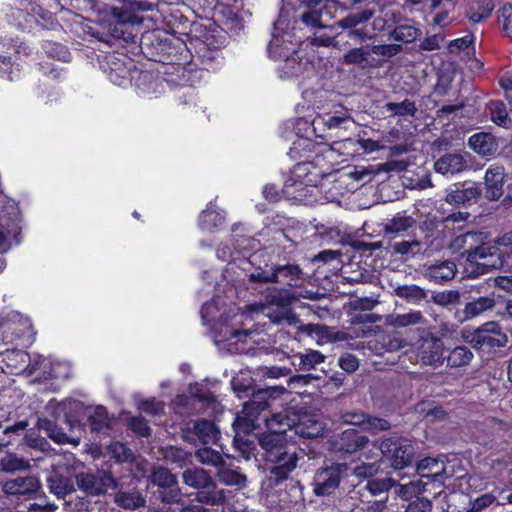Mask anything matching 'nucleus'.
<instances>
[{
    "mask_svg": "<svg viewBox=\"0 0 512 512\" xmlns=\"http://www.w3.org/2000/svg\"><path fill=\"white\" fill-rule=\"evenodd\" d=\"M272 283L289 288L300 287L305 280V273L296 263L272 264Z\"/></svg>",
    "mask_w": 512,
    "mask_h": 512,
    "instance_id": "obj_11",
    "label": "nucleus"
},
{
    "mask_svg": "<svg viewBox=\"0 0 512 512\" xmlns=\"http://www.w3.org/2000/svg\"><path fill=\"white\" fill-rule=\"evenodd\" d=\"M129 427L142 437H148L151 434V428L149 427L148 422L140 416L130 418Z\"/></svg>",
    "mask_w": 512,
    "mask_h": 512,
    "instance_id": "obj_55",
    "label": "nucleus"
},
{
    "mask_svg": "<svg viewBox=\"0 0 512 512\" xmlns=\"http://www.w3.org/2000/svg\"><path fill=\"white\" fill-rule=\"evenodd\" d=\"M195 456L203 465L219 468L224 464L221 453L209 447L198 449Z\"/></svg>",
    "mask_w": 512,
    "mask_h": 512,
    "instance_id": "obj_43",
    "label": "nucleus"
},
{
    "mask_svg": "<svg viewBox=\"0 0 512 512\" xmlns=\"http://www.w3.org/2000/svg\"><path fill=\"white\" fill-rule=\"evenodd\" d=\"M393 250L402 255L415 254L420 250V242L417 240L396 242L393 244Z\"/></svg>",
    "mask_w": 512,
    "mask_h": 512,
    "instance_id": "obj_60",
    "label": "nucleus"
},
{
    "mask_svg": "<svg viewBox=\"0 0 512 512\" xmlns=\"http://www.w3.org/2000/svg\"><path fill=\"white\" fill-rule=\"evenodd\" d=\"M421 34L422 32L419 28L408 24H401L396 25L389 31L388 39L403 44H410L419 38Z\"/></svg>",
    "mask_w": 512,
    "mask_h": 512,
    "instance_id": "obj_34",
    "label": "nucleus"
},
{
    "mask_svg": "<svg viewBox=\"0 0 512 512\" xmlns=\"http://www.w3.org/2000/svg\"><path fill=\"white\" fill-rule=\"evenodd\" d=\"M384 108L391 112L393 116H411L414 117L417 112V107L415 102L405 99L400 103L396 102H387L384 105Z\"/></svg>",
    "mask_w": 512,
    "mask_h": 512,
    "instance_id": "obj_42",
    "label": "nucleus"
},
{
    "mask_svg": "<svg viewBox=\"0 0 512 512\" xmlns=\"http://www.w3.org/2000/svg\"><path fill=\"white\" fill-rule=\"evenodd\" d=\"M495 500L496 496L492 493L483 494L471 502V507L467 512H481L489 507Z\"/></svg>",
    "mask_w": 512,
    "mask_h": 512,
    "instance_id": "obj_54",
    "label": "nucleus"
},
{
    "mask_svg": "<svg viewBox=\"0 0 512 512\" xmlns=\"http://www.w3.org/2000/svg\"><path fill=\"white\" fill-rule=\"evenodd\" d=\"M489 110L491 113L492 121L500 127H512V119L509 117L506 106L500 101H491L489 103Z\"/></svg>",
    "mask_w": 512,
    "mask_h": 512,
    "instance_id": "obj_40",
    "label": "nucleus"
},
{
    "mask_svg": "<svg viewBox=\"0 0 512 512\" xmlns=\"http://www.w3.org/2000/svg\"><path fill=\"white\" fill-rule=\"evenodd\" d=\"M495 306V299L491 296H481L474 298L465 304L463 310L465 320L476 317H485L487 312L492 311Z\"/></svg>",
    "mask_w": 512,
    "mask_h": 512,
    "instance_id": "obj_25",
    "label": "nucleus"
},
{
    "mask_svg": "<svg viewBox=\"0 0 512 512\" xmlns=\"http://www.w3.org/2000/svg\"><path fill=\"white\" fill-rule=\"evenodd\" d=\"M75 481L77 487L89 496H99L105 494L108 489L117 488L116 479L105 470L78 473L75 475Z\"/></svg>",
    "mask_w": 512,
    "mask_h": 512,
    "instance_id": "obj_6",
    "label": "nucleus"
},
{
    "mask_svg": "<svg viewBox=\"0 0 512 512\" xmlns=\"http://www.w3.org/2000/svg\"><path fill=\"white\" fill-rule=\"evenodd\" d=\"M216 475L218 480L227 486H244L246 483V476L243 473L224 464L218 468Z\"/></svg>",
    "mask_w": 512,
    "mask_h": 512,
    "instance_id": "obj_37",
    "label": "nucleus"
},
{
    "mask_svg": "<svg viewBox=\"0 0 512 512\" xmlns=\"http://www.w3.org/2000/svg\"><path fill=\"white\" fill-rule=\"evenodd\" d=\"M160 497L165 503H179L181 501L182 493L180 488L178 487V483L171 486L163 488L161 491Z\"/></svg>",
    "mask_w": 512,
    "mask_h": 512,
    "instance_id": "obj_58",
    "label": "nucleus"
},
{
    "mask_svg": "<svg viewBox=\"0 0 512 512\" xmlns=\"http://www.w3.org/2000/svg\"><path fill=\"white\" fill-rule=\"evenodd\" d=\"M325 361V356L316 350H307L293 356L292 364L300 371H310Z\"/></svg>",
    "mask_w": 512,
    "mask_h": 512,
    "instance_id": "obj_32",
    "label": "nucleus"
},
{
    "mask_svg": "<svg viewBox=\"0 0 512 512\" xmlns=\"http://www.w3.org/2000/svg\"><path fill=\"white\" fill-rule=\"evenodd\" d=\"M466 167V160L457 153L444 154L434 163L435 171L442 175H454L462 172Z\"/></svg>",
    "mask_w": 512,
    "mask_h": 512,
    "instance_id": "obj_23",
    "label": "nucleus"
},
{
    "mask_svg": "<svg viewBox=\"0 0 512 512\" xmlns=\"http://www.w3.org/2000/svg\"><path fill=\"white\" fill-rule=\"evenodd\" d=\"M285 392L282 386L267 387L253 390L251 398L243 405L240 414L237 415L233 426L236 432L234 443L240 449V434H248L259 427L258 417L262 411L268 408L270 401Z\"/></svg>",
    "mask_w": 512,
    "mask_h": 512,
    "instance_id": "obj_3",
    "label": "nucleus"
},
{
    "mask_svg": "<svg viewBox=\"0 0 512 512\" xmlns=\"http://www.w3.org/2000/svg\"><path fill=\"white\" fill-rule=\"evenodd\" d=\"M41 489V482L35 476L17 477L7 480L2 485V491L11 496H33Z\"/></svg>",
    "mask_w": 512,
    "mask_h": 512,
    "instance_id": "obj_12",
    "label": "nucleus"
},
{
    "mask_svg": "<svg viewBox=\"0 0 512 512\" xmlns=\"http://www.w3.org/2000/svg\"><path fill=\"white\" fill-rule=\"evenodd\" d=\"M380 465L374 463H362L352 469V472L357 477L370 478L378 473Z\"/></svg>",
    "mask_w": 512,
    "mask_h": 512,
    "instance_id": "obj_56",
    "label": "nucleus"
},
{
    "mask_svg": "<svg viewBox=\"0 0 512 512\" xmlns=\"http://www.w3.org/2000/svg\"><path fill=\"white\" fill-rule=\"evenodd\" d=\"M322 16V9L312 8L302 13L300 20L308 27L323 29L326 25L323 23Z\"/></svg>",
    "mask_w": 512,
    "mask_h": 512,
    "instance_id": "obj_49",
    "label": "nucleus"
},
{
    "mask_svg": "<svg viewBox=\"0 0 512 512\" xmlns=\"http://www.w3.org/2000/svg\"><path fill=\"white\" fill-rule=\"evenodd\" d=\"M469 147L482 156L492 155L496 152L498 144L491 133L479 132L468 140Z\"/></svg>",
    "mask_w": 512,
    "mask_h": 512,
    "instance_id": "obj_28",
    "label": "nucleus"
},
{
    "mask_svg": "<svg viewBox=\"0 0 512 512\" xmlns=\"http://www.w3.org/2000/svg\"><path fill=\"white\" fill-rule=\"evenodd\" d=\"M408 167V162L405 160H391L378 165L377 172H402Z\"/></svg>",
    "mask_w": 512,
    "mask_h": 512,
    "instance_id": "obj_62",
    "label": "nucleus"
},
{
    "mask_svg": "<svg viewBox=\"0 0 512 512\" xmlns=\"http://www.w3.org/2000/svg\"><path fill=\"white\" fill-rule=\"evenodd\" d=\"M230 491L218 487L214 480H211L206 487L195 493L198 503L207 506H222L226 504Z\"/></svg>",
    "mask_w": 512,
    "mask_h": 512,
    "instance_id": "obj_19",
    "label": "nucleus"
},
{
    "mask_svg": "<svg viewBox=\"0 0 512 512\" xmlns=\"http://www.w3.org/2000/svg\"><path fill=\"white\" fill-rule=\"evenodd\" d=\"M368 443V438L355 429L343 431L335 441V449L338 452L354 453Z\"/></svg>",
    "mask_w": 512,
    "mask_h": 512,
    "instance_id": "obj_20",
    "label": "nucleus"
},
{
    "mask_svg": "<svg viewBox=\"0 0 512 512\" xmlns=\"http://www.w3.org/2000/svg\"><path fill=\"white\" fill-rule=\"evenodd\" d=\"M272 304L280 305L281 299L278 293L270 292L265 296V301H259L245 305L242 310V316L247 318L259 317L260 315H267L266 310Z\"/></svg>",
    "mask_w": 512,
    "mask_h": 512,
    "instance_id": "obj_31",
    "label": "nucleus"
},
{
    "mask_svg": "<svg viewBox=\"0 0 512 512\" xmlns=\"http://www.w3.org/2000/svg\"><path fill=\"white\" fill-rule=\"evenodd\" d=\"M350 467L346 463H331L319 469L313 479L314 492L318 496L332 494L341 480L348 477Z\"/></svg>",
    "mask_w": 512,
    "mask_h": 512,
    "instance_id": "obj_5",
    "label": "nucleus"
},
{
    "mask_svg": "<svg viewBox=\"0 0 512 512\" xmlns=\"http://www.w3.org/2000/svg\"><path fill=\"white\" fill-rule=\"evenodd\" d=\"M107 32L93 31L92 37L100 42L112 45L114 40H123L127 43H135V37L130 27L116 21L108 22L105 26Z\"/></svg>",
    "mask_w": 512,
    "mask_h": 512,
    "instance_id": "obj_14",
    "label": "nucleus"
},
{
    "mask_svg": "<svg viewBox=\"0 0 512 512\" xmlns=\"http://www.w3.org/2000/svg\"><path fill=\"white\" fill-rule=\"evenodd\" d=\"M403 51L401 44H379L371 47V52L375 55L391 58Z\"/></svg>",
    "mask_w": 512,
    "mask_h": 512,
    "instance_id": "obj_50",
    "label": "nucleus"
},
{
    "mask_svg": "<svg viewBox=\"0 0 512 512\" xmlns=\"http://www.w3.org/2000/svg\"><path fill=\"white\" fill-rule=\"evenodd\" d=\"M418 342V357L423 364L438 366L443 363L444 344L440 338L424 332Z\"/></svg>",
    "mask_w": 512,
    "mask_h": 512,
    "instance_id": "obj_9",
    "label": "nucleus"
},
{
    "mask_svg": "<svg viewBox=\"0 0 512 512\" xmlns=\"http://www.w3.org/2000/svg\"><path fill=\"white\" fill-rule=\"evenodd\" d=\"M291 37L289 32L274 34L267 48L269 56L276 61L287 57L295 49Z\"/></svg>",
    "mask_w": 512,
    "mask_h": 512,
    "instance_id": "obj_24",
    "label": "nucleus"
},
{
    "mask_svg": "<svg viewBox=\"0 0 512 512\" xmlns=\"http://www.w3.org/2000/svg\"><path fill=\"white\" fill-rule=\"evenodd\" d=\"M415 224L416 221L413 217L398 213L385 224L384 231L386 234L402 233L413 227Z\"/></svg>",
    "mask_w": 512,
    "mask_h": 512,
    "instance_id": "obj_38",
    "label": "nucleus"
},
{
    "mask_svg": "<svg viewBox=\"0 0 512 512\" xmlns=\"http://www.w3.org/2000/svg\"><path fill=\"white\" fill-rule=\"evenodd\" d=\"M374 16V10L363 9L356 13H351L337 22V26L342 29H353L354 27L368 22Z\"/></svg>",
    "mask_w": 512,
    "mask_h": 512,
    "instance_id": "obj_39",
    "label": "nucleus"
},
{
    "mask_svg": "<svg viewBox=\"0 0 512 512\" xmlns=\"http://www.w3.org/2000/svg\"><path fill=\"white\" fill-rule=\"evenodd\" d=\"M308 163H298L293 171V175L296 177H290L284 184L282 194L288 199L301 200L303 194L302 191L305 189L306 184L298 180L303 173L308 172Z\"/></svg>",
    "mask_w": 512,
    "mask_h": 512,
    "instance_id": "obj_22",
    "label": "nucleus"
},
{
    "mask_svg": "<svg viewBox=\"0 0 512 512\" xmlns=\"http://www.w3.org/2000/svg\"><path fill=\"white\" fill-rule=\"evenodd\" d=\"M482 189L479 184L474 182L455 185V189L447 192L445 200L449 204H467L481 196Z\"/></svg>",
    "mask_w": 512,
    "mask_h": 512,
    "instance_id": "obj_17",
    "label": "nucleus"
},
{
    "mask_svg": "<svg viewBox=\"0 0 512 512\" xmlns=\"http://www.w3.org/2000/svg\"><path fill=\"white\" fill-rule=\"evenodd\" d=\"M231 386L233 391L237 394V396L241 398L242 394H246L250 389H252L251 378L236 376L232 379Z\"/></svg>",
    "mask_w": 512,
    "mask_h": 512,
    "instance_id": "obj_59",
    "label": "nucleus"
},
{
    "mask_svg": "<svg viewBox=\"0 0 512 512\" xmlns=\"http://www.w3.org/2000/svg\"><path fill=\"white\" fill-rule=\"evenodd\" d=\"M88 424L92 432L106 434L111 427V417L103 406L86 410Z\"/></svg>",
    "mask_w": 512,
    "mask_h": 512,
    "instance_id": "obj_27",
    "label": "nucleus"
},
{
    "mask_svg": "<svg viewBox=\"0 0 512 512\" xmlns=\"http://www.w3.org/2000/svg\"><path fill=\"white\" fill-rule=\"evenodd\" d=\"M473 359V353L465 346L455 347L447 357V364L450 367L458 368L467 366Z\"/></svg>",
    "mask_w": 512,
    "mask_h": 512,
    "instance_id": "obj_41",
    "label": "nucleus"
},
{
    "mask_svg": "<svg viewBox=\"0 0 512 512\" xmlns=\"http://www.w3.org/2000/svg\"><path fill=\"white\" fill-rule=\"evenodd\" d=\"M281 68L282 77H297L302 75L312 66V60L304 49H294L287 57H284Z\"/></svg>",
    "mask_w": 512,
    "mask_h": 512,
    "instance_id": "obj_13",
    "label": "nucleus"
},
{
    "mask_svg": "<svg viewBox=\"0 0 512 512\" xmlns=\"http://www.w3.org/2000/svg\"><path fill=\"white\" fill-rule=\"evenodd\" d=\"M343 423L362 426L365 430L376 432L390 429V423L382 418L369 417L360 412H346L341 415Z\"/></svg>",
    "mask_w": 512,
    "mask_h": 512,
    "instance_id": "obj_16",
    "label": "nucleus"
},
{
    "mask_svg": "<svg viewBox=\"0 0 512 512\" xmlns=\"http://www.w3.org/2000/svg\"><path fill=\"white\" fill-rule=\"evenodd\" d=\"M115 502L124 509H136L144 506L145 499L139 491L133 489L117 492L115 494Z\"/></svg>",
    "mask_w": 512,
    "mask_h": 512,
    "instance_id": "obj_36",
    "label": "nucleus"
},
{
    "mask_svg": "<svg viewBox=\"0 0 512 512\" xmlns=\"http://www.w3.org/2000/svg\"><path fill=\"white\" fill-rule=\"evenodd\" d=\"M481 235L482 233L467 232L454 240V247H467L461 255L466 259L465 272L469 277H478L491 270L500 269L504 265L505 252L501 251L497 245L481 243L473 246L481 240ZM509 254L512 256V250Z\"/></svg>",
    "mask_w": 512,
    "mask_h": 512,
    "instance_id": "obj_1",
    "label": "nucleus"
},
{
    "mask_svg": "<svg viewBox=\"0 0 512 512\" xmlns=\"http://www.w3.org/2000/svg\"><path fill=\"white\" fill-rule=\"evenodd\" d=\"M394 486H396V481L393 478L387 477L369 480L366 488L372 495H380L386 493Z\"/></svg>",
    "mask_w": 512,
    "mask_h": 512,
    "instance_id": "obj_48",
    "label": "nucleus"
},
{
    "mask_svg": "<svg viewBox=\"0 0 512 512\" xmlns=\"http://www.w3.org/2000/svg\"><path fill=\"white\" fill-rule=\"evenodd\" d=\"M499 18L502 19L505 34L512 39V5L504 4L499 10Z\"/></svg>",
    "mask_w": 512,
    "mask_h": 512,
    "instance_id": "obj_52",
    "label": "nucleus"
},
{
    "mask_svg": "<svg viewBox=\"0 0 512 512\" xmlns=\"http://www.w3.org/2000/svg\"><path fill=\"white\" fill-rule=\"evenodd\" d=\"M383 457L395 470H402L410 466L415 455V448L412 442L404 437H389L380 444Z\"/></svg>",
    "mask_w": 512,
    "mask_h": 512,
    "instance_id": "obj_4",
    "label": "nucleus"
},
{
    "mask_svg": "<svg viewBox=\"0 0 512 512\" xmlns=\"http://www.w3.org/2000/svg\"><path fill=\"white\" fill-rule=\"evenodd\" d=\"M456 273V265L453 261H443L431 265L427 269V275L436 283H442L454 278Z\"/></svg>",
    "mask_w": 512,
    "mask_h": 512,
    "instance_id": "obj_35",
    "label": "nucleus"
},
{
    "mask_svg": "<svg viewBox=\"0 0 512 512\" xmlns=\"http://www.w3.org/2000/svg\"><path fill=\"white\" fill-rule=\"evenodd\" d=\"M111 456L118 462H126L132 458V452L124 444L114 442L108 447Z\"/></svg>",
    "mask_w": 512,
    "mask_h": 512,
    "instance_id": "obj_51",
    "label": "nucleus"
},
{
    "mask_svg": "<svg viewBox=\"0 0 512 512\" xmlns=\"http://www.w3.org/2000/svg\"><path fill=\"white\" fill-rule=\"evenodd\" d=\"M432 507V502L429 499L418 497L408 504L405 512H431Z\"/></svg>",
    "mask_w": 512,
    "mask_h": 512,
    "instance_id": "obj_61",
    "label": "nucleus"
},
{
    "mask_svg": "<svg viewBox=\"0 0 512 512\" xmlns=\"http://www.w3.org/2000/svg\"><path fill=\"white\" fill-rule=\"evenodd\" d=\"M260 445L265 450V460L269 467V480L274 485H279L287 480L293 470L297 467L300 457L304 453L298 452L294 445H288L277 435H264L260 439Z\"/></svg>",
    "mask_w": 512,
    "mask_h": 512,
    "instance_id": "obj_2",
    "label": "nucleus"
},
{
    "mask_svg": "<svg viewBox=\"0 0 512 512\" xmlns=\"http://www.w3.org/2000/svg\"><path fill=\"white\" fill-rule=\"evenodd\" d=\"M0 468L7 473L23 471L29 468V463L14 454H6L0 459Z\"/></svg>",
    "mask_w": 512,
    "mask_h": 512,
    "instance_id": "obj_44",
    "label": "nucleus"
},
{
    "mask_svg": "<svg viewBox=\"0 0 512 512\" xmlns=\"http://www.w3.org/2000/svg\"><path fill=\"white\" fill-rule=\"evenodd\" d=\"M266 426L269 429L267 435H277L278 439H283L287 430L294 425V419L290 418L287 413H275L270 418H265Z\"/></svg>",
    "mask_w": 512,
    "mask_h": 512,
    "instance_id": "obj_29",
    "label": "nucleus"
},
{
    "mask_svg": "<svg viewBox=\"0 0 512 512\" xmlns=\"http://www.w3.org/2000/svg\"><path fill=\"white\" fill-rule=\"evenodd\" d=\"M124 6L116 7L110 6L108 13L112 16L114 21L126 25H135L139 23L138 17L135 15L136 11L146 10L147 8L143 3L136 0H122Z\"/></svg>",
    "mask_w": 512,
    "mask_h": 512,
    "instance_id": "obj_15",
    "label": "nucleus"
},
{
    "mask_svg": "<svg viewBox=\"0 0 512 512\" xmlns=\"http://www.w3.org/2000/svg\"><path fill=\"white\" fill-rule=\"evenodd\" d=\"M347 64H360L367 60V53L363 48H353L343 56Z\"/></svg>",
    "mask_w": 512,
    "mask_h": 512,
    "instance_id": "obj_64",
    "label": "nucleus"
},
{
    "mask_svg": "<svg viewBox=\"0 0 512 512\" xmlns=\"http://www.w3.org/2000/svg\"><path fill=\"white\" fill-rule=\"evenodd\" d=\"M223 221V216L215 210L207 209L200 215V225L206 230H211L221 226Z\"/></svg>",
    "mask_w": 512,
    "mask_h": 512,
    "instance_id": "obj_47",
    "label": "nucleus"
},
{
    "mask_svg": "<svg viewBox=\"0 0 512 512\" xmlns=\"http://www.w3.org/2000/svg\"><path fill=\"white\" fill-rule=\"evenodd\" d=\"M75 473L66 465H56L47 477L49 491L57 498H65L76 491Z\"/></svg>",
    "mask_w": 512,
    "mask_h": 512,
    "instance_id": "obj_8",
    "label": "nucleus"
},
{
    "mask_svg": "<svg viewBox=\"0 0 512 512\" xmlns=\"http://www.w3.org/2000/svg\"><path fill=\"white\" fill-rule=\"evenodd\" d=\"M423 490V486L421 481H411L407 484L399 485V489L397 491L398 496L402 499H408L412 495L416 493H420Z\"/></svg>",
    "mask_w": 512,
    "mask_h": 512,
    "instance_id": "obj_57",
    "label": "nucleus"
},
{
    "mask_svg": "<svg viewBox=\"0 0 512 512\" xmlns=\"http://www.w3.org/2000/svg\"><path fill=\"white\" fill-rule=\"evenodd\" d=\"M395 294L409 301H421L427 296L425 290L417 285H402L395 289Z\"/></svg>",
    "mask_w": 512,
    "mask_h": 512,
    "instance_id": "obj_45",
    "label": "nucleus"
},
{
    "mask_svg": "<svg viewBox=\"0 0 512 512\" xmlns=\"http://www.w3.org/2000/svg\"><path fill=\"white\" fill-rule=\"evenodd\" d=\"M37 425L40 430L45 432L47 437L52 439L57 444L73 442V438L51 419L41 418L38 420Z\"/></svg>",
    "mask_w": 512,
    "mask_h": 512,
    "instance_id": "obj_33",
    "label": "nucleus"
},
{
    "mask_svg": "<svg viewBox=\"0 0 512 512\" xmlns=\"http://www.w3.org/2000/svg\"><path fill=\"white\" fill-rule=\"evenodd\" d=\"M182 480L187 486L200 491L203 487L211 483L213 478L205 469L193 467L183 471Z\"/></svg>",
    "mask_w": 512,
    "mask_h": 512,
    "instance_id": "obj_30",
    "label": "nucleus"
},
{
    "mask_svg": "<svg viewBox=\"0 0 512 512\" xmlns=\"http://www.w3.org/2000/svg\"><path fill=\"white\" fill-rule=\"evenodd\" d=\"M152 483L160 488L171 487L178 483L177 478L168 469L159 467L151 475Z\"/></svg>",
    "mask_w": 512,
    "mask_h": 512,
    "instance_id": "obj_46",
    "label": "nucleus"
},
{
    "mask_svg": "<svg viewBox=\"0 0 512 512\" xmlns=\"http://www.w3.org/2000/svg\"><path fill=\"white\" fill-rule=\"evenodd\" d=\"M211 337L215 344L228 341L232 338H240L241 336L249 337L254 331L251 329L238 330L229 326L228 322H212Z\"/></svg>",
    "mask_w": 512,
    "mask_h": 512,
    "instance_id": "obj_26",
    "label": "nucleus"
},
{
    "mask_svg": "<svg viewBox=\"0 0 512 512\" xmlns=\"http://www.w3.org/2000/svg\"><path fill=\"white\" fill-rule=\"evenodd\" d=\"M466 340L475 349L490 350L504 347L508 342V337L501 331L497 322H484L470 336H466Z\"/></svg>",
    "mask_w": 512,
    "mask_h": 512,
    "instance_id": "obj_7",
    "label": "nucleus"
},
{
    "mask_svg": "<svg viewBox=\"0 0 512 512\" xmlns=\"http://www.w3.org/2000/svg\"><path fill=\"white\" fill-rule=\"evenodd\" d=\"M302 330L310 337L314 338L319 345L329 342L344 341L347 339V334L345 332L334 331L332 328L325 325L309 323L304 326Z\"/></svg>",
    "mask_w": 512,
    "mask_h": 512,
    "instance_id": "obj_21",
    "label": "nucleus"
},
{
    "mask_svg": "<svg viewBox=\"0 0 512 512\" xmlns=\"http://www.w3.org/2000/svg\"><path fill=\"white\" fill-rule=\"evenodd\" d=\"M138 408L150 415H159L163 412L164 406L155 399L143 400L138 404Z\"/></svg>",
    "mask_w": 512,
    "mask_h": 512,
    "instance_id": "obj_63",
    "label": "nucleus"
},
{
    "mask_svg": "<svg viewBox=\"0 0 512 512\" xmlns=\"http://www.w3.org/2000/svg\"><path fill=\"white\" fill-rule=\"evenodd\" d=\"M439 463L437 460L432 458L423 459L417 466V471L421 474V476H433L437 477L441 474L439 469L432 471L434 467H438Z\"/></svg>",
    "mask_w": 512,
    "mask_h": 512,
    "instance_id": "obj_53",
    "label": "nucleus"
},
{
    "mask_svg": "<svg viewBox=\"0 0 512 512\" xmlns=\"http://www.w3.org/2000/svg\"><path fill=\"white\" fill-rule=\"evenodd\" d=\"M219 431L211 421L202 419L193 422L192 426H187L182 430L184 441L197 445L215 443L218 439Z\"/></svg>",
    "mask_w": 512,
    "mask_h": 512,
    "instance_id": "obj_10",
    "label": "nucleus"
},
{
    "mask_svg": "<svg viewBox=\"0 0 512 512\" xmlns=\"http://www.w3.org/2000/svg\"><path fill=\"white\" fill-rule=\"evenodd\" d=\"M504 168L501 166L493 165L489 167L485 173V196L489 200H498L503 194L504 184Z\"/></svg>",
    "mask_w": 512,
    "mask_h": 512,
    "instance_id": "obj_18",
    "label": "nucleus"
}]
</instances>
